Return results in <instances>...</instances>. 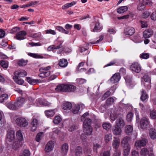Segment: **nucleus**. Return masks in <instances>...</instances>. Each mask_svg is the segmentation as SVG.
<instances>
[{
    "label": "nucleus",
    "mask_w": 156,
    "mask_h": 156,
    "mask_svg": "<svg viewBox=\"0 0 156 156\" xmlns=\"http://www.w3.org/2000/svg\"><path fill=\"white\" fill-rule=\"evenodd\" d=\"M102 126L104 129L108 131L111 128L112 125L109 122H104L102 124Z\"/></svg>",
    "instance_id": "obj_42"
},
{
    "label": "nucleus",
    "mask_w": 156,
    "mask_h": 156,
    "mask_svg": "<svg viewBox=\"0 0 156 156\" xmlns=\"http://www.w3.org/2000/svg\"><path fill=\"white\" fill-rule=\"evenodd\" d=\"M128 9L126 6H121L117 9V12L119 13H122L126 11Z\"/></svg>",
    "instance_id": "obj_40"
},
{
    "label": "nucleus",
    "mask_w": 156,
    "mask_h": 156,
    "mask_svg": "<svg viewBox=\"0 0 156 156\" xmlns=\"http://www.w3.org/2000/svg\"><path fill=\"white\" fill-rule=\"evenodd\" d=\"M31 130L32 131H35L37 127L38 121L35 118H33L31 123Z\"/></svg>",
    "instance_id": "obj_14"
},
{
    "label": "nucleus",
    "mask_w": 156,
    "mask_h": 156,
    "mask_svg": "<svg viewBox=\"0 0 156 156\" xmlns=\"http://www.w3.org/2000/svg\"><path fill=\"white\" fill-rule=\"evenodd\" d=\"M7 107L12 110H15L18 108L15 102H9L7 104Z\"/></svg>",
    "instance_id": "obj_24"
},
{
    "label": "nucleus",
    "mask_w": 156,
    "mask_h": 156,
    "mask_svg": "<svg viewBox=\"0 0 156 156\" xmlns=\"http://www.w3.org/2000/svg\"><path fill=\"white\" fill-rule=\"evenodd\" d=\"M83 128L84 132L86 135L90 136L92 135L93 129L91 127H87V128Z\"/></svg>",
    "instance_id": "obj_31"
},
{
    "label": "nucleus",
    "mask_w": 156,
    "mask_h": 156,
    "mask_svg": "<svg viewBox=\"0 0 156 156\" xmlns=\"http://www.w3.org/2000/svg\"><path fill=\"white\" fill-rule=\"evenodd\" d=\"M68 63V62L66 59L62 58L60 60L58 64L59 66L65 67L67 66Z\"/></svg>",
    "instance_id": "obj_27"
},
{
    "label": "nucleus",
    "mask_w": 156,
    "mask_h": 156,
    "mask_svg": "<svg viewBox=\"0 0 156 156\" xmlns=\"http://www.w3.org/2000/svg\"><path fill=\"white\" fill-rule=\"evenodd\" d=\"M25 99L23 97H19L18 98L16 101L15 102L16 105L18 108L21 107L25 102Z\"/></svg>",
    "instance_id": "obj_16"
},
{
    "label": "nucleus",
    "mask_w": 156,
    "mask_h": 156,
    "mask_svg": "<svg viewBox=\"0 0 156 156\" xmlns=\"http://www.w3.org/2000/svg\"><path fill=\"white\" fill-rule=\"evenodd\" d=\"M0 64L1 66L3 68L6 69L8 67V62L7 61H5L3 60H1Z\"/></svg>",
    "instance_id": "obj_49"
},
{
    "label": "nucleus",
    "mask_w": 156,
    "mask_h": 156,
    "mask_svg": "<svg viewBox=\"0 0 156 156\" xmlns=\"http://www.w3.org/2000/svg\"><path fill=\"white\" fill-rule=\"evenodd\" d=\"M112 139V135L111 134H106L105 137V140L106 143H108Z\"/></svg>",
    "instance_id": "obj_52"
},
{
    "label": "nucleus",
    "mask_w": 156,
    "mask_h": 156,
    "mask_svg": "<svg viewBox=\"0 0 156 156\" xmlns=\"http://www.w3.org/2000/svg\"><path fill=\"white\" fill-rule=\"evenodd\" d=\"M27 33L26 31L22 30L17 32L16 34V38L18 40H22L25 39V36Z\"/></svg>",
    "instance_id": "obj_9"
},
{
    "label": "nucleus",
    "mask_w": 156,
    "mask_h": 156,
    "mask_svg": "<svg viewBox=\"0 0 156 156\" xmlns=\"http://www.w3.org/2000/svg\"><path fill=\"white\" fill-rule=\"evenodd\" d=\"M111 95V92L109 91L106 92L103 95L101 98L102 100L103 101L105 99Z\"/></svg>",
    "instance_id": "obj_55"
},
{
    "label": "nucleus",
    "mask_w": 156,
    "mask_h": 156,
    "mask_svg": "<svg viewBox=\"0 0 156 156\" xmlns=\"http://www.w3.org/2000/svg\"><path fill=\"white\" fill-rule=\"evenodd\" d=\"M91 120L90 118H87L84 121L83 123V128H87V127H91L90 126Z\"/></svg>",
    "instance_id": "obj_29"
},
{
    "label": "nucleus",
    "mask_w": 156,
    "mask_h": 156,
    "mask_svg": "<svg viewBox=\"0 0 156 156\" xmlns=\"http://www.w3.org/2000/svg\"><path fill=\"white\" fill-rule=\"evenodd\" d=\"M27 73L24 70H17L14 72V76L20 77H23L27 75Z\"/></svg>",
    "instance_id": "obj_15"
},
{
    "label": "nucleus",
    "mask_w": 156,
    "mask_h": 156,
    "mask_svg": "<svg viewBox=\"0 0 156 156\" xmlns=\"http://www.w3.org/2000/svg\"><path fill=\"white\" fill-rule=\"evenodd\" d=\"M122 115H120L119 117L116 121V126L119 127L123 128L125 125V122L123 119Z\"/></svg>",
    "instance_id": "obj_8"
},
{
    "label": "nucleus",
    "mask_w": 156,
    "mask_h": 156,
    "mask_svg": "<svg viewBox=\"0 0 156 156\" xmlns=\"http://www.w3.org/2000/svg\"><path fill=\"white\" fill-rule=\"evenodd\" d=\"M8 95L6 94H3L0 96V102L2 103L7 100Z\"/></svg>",
    "instance_id": "obj_43"
},
{
    "label": "nucleus",
    "mask_w": 156,
    "mask_h": 156,
    "mask_svg": "<svg viewBox=\"0 0 156 156\" xmlns=\"http://www.w3.org/2000/svg\"><path fill=\"white\" fill-rule=\"evenodd\" d=\"M37 101L40 105H41L45 106H49L50 105V103L44 100L39 99H38Z\"/></svg>",
    "instance_id": "obj_38"
},
{
    "label": "nucleus",
    "mask_w": 156,
    "mask_h": 156,
    "mask_svg": "<svg viewBox=\"0 0 156 156\" xmlns=\"http://www.w3.org/2000/svg\"><path fill=\"white\" fill-rule=\"evenodd\" d=\"M133 130V127L130 125H126L125 127V132L128 135L131 134Z\"/></svg>",
    "instance_id": "obj_25"
},
{
    "label": "nucleus",
    "mask_w": 156,
    "mask_h": 156,
    "mask_svg": "<svg viewBox=\"0 0 156 156\" xmlns=\"http://www.w3.org/2000/svg\"><path fill=\"white\" fill-rule=\"evenodd\" d=\"M76 4L75 2H73L71 3H67L62 6V9H66Z\"/></svg>",
    "instance_id": "obj_45"
},
{
    "label": "nucleus",
    "mask_w": 156,
    "mask_h": 156,
    "mask_svg": "<svg viewBox=\"0 0 156 156\" xmlns=\"http://www.w3.org/2000/svg\"><path fill=\"white\" fill-rule=\"evenodd\" d=\"M120 144V140L119 137H114L112 141V146L113 147L117 149L119 147Z\"/></svg>",
    "instance_id": "obj_13"
},
{
    "label": "nucleus",
    "mask_w": 156,
    "mask_h": 156,
    "mask_svg": "<svg viewBox=\"0 0 156 156\" xmlns=\"http://www.w3.org/2000/svg\"><path fill=\"white\" fill-rule=\"evenodd\" d=\"M45 113L47 117H50L53 116L55 115V112L54 110H49L45 111Z\"/></svg>",
    "instance_id": "obj_37"
},
{
    "label": "nucleus",
    "mask_w": 156,
    "mask_h": 156,
    "mask_svg": "<svg viewBox=\"0 0 156 156\" xmlns=\"http://www.w3.org/2000/svg\"><path fill=\"white\" fill-rule=\"evenodd\" d=\"M123 147H124V155L125 156H128L130 150V147L129 145H126Z\"/></svg>",
    "instance_id": "obj_30"
},
{
    "label": "nucleus",
    "mask_w": 156,
    "mask_h": 156,
    "mask_svg": "<svg viewBox=\"0 0 156 156\" xmlns=\"http://www.w3.org/2000/svg\"><path fill=\"white\" fill-rule=\"evenodd\" d=\"M140 57L142 59H147L149 58V54L148 53H142L140 55Z\"/></svg>",
    "instance_id": "obj_54"
},
{
    "label": "nucleus",
    "mask_w": 156,
    "mask_h": 156,
    "mask_svg": "<svg viewBox=\"0 0 156 156\" xmlns=\"http://www.w3.org/2000/svg\"><path fill=\"white\" fill-rule=\"evenodd\" d=\"M86 134L84 133H82L80 136L81 139L83 142H86L87 140V137Z\"/></svg>",
    "instance_id": "obj_63"
},
{
    "label": "nucleus",
    "mask_w": 156,
    "mask_h": 156,
    "mask_svg": "<svg viewBox=\"0 0 156 156\" xmlns=\"http://www.w3.org/2000/svg\"><path fill=\"white\" fill-rule=\"evenodd\" d=\"M141 94L140 99L141 101H144L148 98V95L146 94L145 91L144 90H141Z\"/></svg>",
    "instance_id": "obj_35"
},
{
    "label": "nucleus",
    "mask_w": 156,
    "mask_h": 156,
    "mask_svg": "<svg viewBox=\"0 0 156 156\" xmlns=\"http://www.w3.org/2000/svg\"><path fill=\"white\" fill-rule=\"evenodd\" d=\"M149 151L148 150L145 148L142 149L140 152L141 155L144 156H146L149 154Z\"/></svg>",
    "instance_id": "obj_48"
},
{
    "label": "nucleus",
    "mask_w": 156,
    "mask_h": 156,
    "mask_svg": "<svg viewBox=\"0 0 156 156\" xmlns=\"http://www.w3.org/2000/svg\"><path fill=\"white\" fill-rule=\"evenodd\" d=\"M133 114L132 112H130L128 113L126 116V120L128 122H130L132 119L133 118Z\"/></svg>",
    "instance_id": "obj_58"
},
{
    "label": "nucleus",
    "mask_w": 156,
    "mask_h": 156,
    "mask_svg": "<svg viewBox=\"0 0 156 156\" xmlns=\"http://www.w3.org/2000/svg\"><path fill=\"white\" fill-rule=\"evenodd\" d=\"M28 55L35 58H43L44 57L41 54L29 53Z\"/></svg>",
    "instance_id": "obj_26"
},
{
    "label": "nucleus",
    "mask_w": 156,
    "mask_h": 156,
    "mask_svg": "<svg viewBox=\"0 0 156 156\" xmlns=\"http://www.w3.org/2000/svg\"><path fill=\"white\" fill-rule=\"evenodd\" d=\"M72 108V105L69 102H66L64 104L63 108L66 110H70Z\"/></svg>",
    "instance_id": "obj_44"
},
{
    "label": "nucleus",
    "mask_w": 156,
    "mask_h": 156,
    "mask_svg": "<svg viewBox=\"0 0 156 156\" xmlns=\"http://www.w3.org/2000/svg\"><path fill=\"white\" fill-rule=\"evenodd\" d=\"M120 115L121 114H118L116 112H113L110 114V118L111 120L114 121L118 117H120Z\"/></svg>",
    "instance_id": "obj_32"
},
{
    "label": "nucleus",
    "mask_w": 156,
    "mask_h": 156,
    "mask_svg": "<svg viewBox=\"0 0 156 156\" xmlns=\"http://www.w3.org/2000/svg\"><path fill=\"white\" fill-rule=\"evenodd\" d=\"M43 133L42 132H40L38 133L36 135V140L38 142H39L41 140V135Z\"/></svg>",
    "instance_id": "obj_62"
},
{
    "label": "nucleus",
    "mask_w": 156,
    "mask_h": 156,
    "mask_svg": "<svg viewBox=\"0 0 156 156\" xmlns=\"http://www.w3.org/2000/svg\"><path fill=\"white\" fill-rule=\"evenodd\" d=\"M16 136L18 141L13 143L12 144L13 148L15 150L17 149L22 145L21 142L23 140V137L21 132L19 130L16 133Z\"/></svg>",
    "instance_id": "obj_1"
},
{
    "label": "nucleus",
    "mask_w": 156,
    "mask_h": 156,
    "mask_svg": "<svg viewBox=\"0 0 156 156\" xmlns=\"http://www.w3.org/2000/svg\"><path fill=\"white\" fill-rule=\"evenodd\" d=\"M148 142L147 139L144 138L136 141L134 146L136 147H140L145 146Z\"/></svg>",
    "instance_id": "obj_6"
},
{
    "label": "nucleus",
    "mask_w": 156,
    "mask_h": 156,
    "mask_svg": "<svg viewBox=\"0 0 156 156\" xmlns=\"http://www.w3.org/2000/svg\"><path fill=\"white\" fill-rule=\"evenodd\" d=\"M100 23L99 22H97L96 23L92 31L93 32H96L98 30L100 29Z\"/></svg>",
    "instance_id": "obj_53"
},
{
    "label": "nucleus",
    "mask_w": 156,
    "mask_h": 156,
    "mask_svg": "<svg viewBox=\"0 0 156 156\" xmlns=\"http://www.w3.org/2000/svg\"><path fill=\"white\" fill-rule=\"evenodd\" d=\"M140 3L145 6L146 5L151 6L153 4L152 2L149 0H139Z\"/></svg>",
    "instance_id": "obj_34"
},
{
    "label": "nucleus",
    "mask_w": 156,
    "mask_h": 156,
    "mask_svg": "<svg viewBox=\"0 0 156 156\" xmlns=\"http://www.w3.org/2000/svg\"><path fill=\"white\" fill-rule=\"evenodd\" d=\"M13 79L17 84L19 85H22L24 82L23 79L14 76H13Z\"/></svg>",
    "instance_id": "obj_36"
},
{
    "label": "nucleus",
    "mask_w": 156,
    "mask_h": 156,
    "mask_svg": "<svg viewBox=\"0 0 156 156\" xmlns=\"http://www.w3.org/2000/svg\"><path fill=\"white\" fill-rule=\"evenodd\" d=\"M82 148L81 147L78 146L75 150V155L76 156H80L82 154Z\"/></svg>",
    "instance_id": "obj_33"
},
{
    "label": "nucleus",
    "mask_w": 156,
    "mask_h": 156,
    "mask_svg": "<svg viewBox=\"0 0 156 156\" xmlns=\"http://www.w3.org/2000/svg\"><path fill=\"white\" fill-rule=\"evenodd\" d=\"M131 70L136 73H139L141 70V68L140 65L137 62H134L130 66Z\"/></svg>",
    "instance_id": "obj_7"
},
{
    "label": "nucleus",
    "mask_w": 156,
    "mask_h": 156,
    "mask_svg": "<svg viewBox=\"0 0 156 156\" xmlns=\"http://www.w3.org/2000/svg\"><path fill=\"white\" fill-rule=\"evenodd\" d=\"M26 80L31 85L36 84L39 83V81L38 80L33 79L29 77H26Z\"/></svg>",
    "instance_id": "obj_22"
},
{
    "label": "nucleus",
    "mask_w": 156,
    "mask_h": 156,
    "mask_svg": "<svg viewBox=\"0 0 156 156\" xmlns=\"http://www.w3.org/2000/svg\"><path fill=\"white\" fill-rule=\"evenodd\" d=\"M80 106L82 107V106H84L83 105L77 104L73 108L72 110V112L73 114H77L78 113L79 111L80 108Z\"/></svg>",
    "instance_id": "obj_39"
},
{
    "label": "nucleus",
    "mask_w": 156,
    "mask_h": 156,
    "mask_svg": "<svg viewBox=\"0 0 156 156\" xmlns=\"http://www.w3.org/2000/svg\"><path fill=\"white\" fill-rule=\"evenodd\" d=\"M114 102V99L112 98H109L107 100L106 103L108 105H110L113 104Z\"/></svg>",
    "instance_id": "obj_57"
},
{
    "label": "nucleus",
    "mask_w": 156,
    "mask_h": 156,
    "mask_svg": "<svg viewBox=\"0 0 156 156\" xmlns=\"http://www.w3.org/2000/svg\"><path fill=\"white\" fill-rule=\"evenodd\" d=\"M18 63L20 66H24L27 64V61L22 59L19 60L18 62Z\"/></svg>",
    "instance_id": "obj_56"
},
{
    "label": "nucleus",
    "mask_w": 156,
    "mask_h": 156,
    "mask_svg": "<svg viewBox=\"0 0 156 156\" xmlns=\"http://www.w3.org/2000/svg\"><path fill=\"white\" fill-rule=\"evenodd\" d=\"M51 68V67L50 66L40 68L39 71L41 73L39 75V76L44 78L49 76L51 73V72L49 70Z\"/></svg>",
    "instance_id": "obj_2"
},
{
    "label": "nucleus",
    "mask_w": 156,
    "mask_h": 156,
    "mask_svg": "<svg viewBox=\"0 0 156 156\" xmlns=\"http://www.w3.org/2000/svg\"><path fill=\"white\" fill-rule=\"evenodd\" d=\"M150 115L151 119H155L156 118V111L154 109H150Z\"/></svg>",
    "instance_id": "obj_46"
},
{
    "label": "nucleus",
    "mask_w": 156,
    "mask_h": 156,
    "mask_svg": "<svg viewBox=\"0 0 156 156\" xmlns=\"http://www.w3.org/2000/svg\"><path fill=\"white\" fill-rule=\"evenodd\" d=\"M61 120L62 119L59 116H57L55 117L53 120V122L55 124H58L61 122Z\"/></svg>",
    "instance_id": "obj_50"
},
{
    "label": "nucleus",
    "mask_w": 156,
    "mask_h": 156,
    "mask_svg": "<svg viewBox=\"0 0 156 156\" xmlns=\"http://www.w3.org/2000/svg\"><path fill=\"white\" fill-rule=\"evenodd\" d=\"M15 138V132L13 130L8 131L7 134V140L9 142H12Z\"/></svg>",
    "instance_id": "obj_10"
},
{
    "label": "nucleus",
    "mask_w": 156,
    "mask_h": 156,
    "mask_svg": "<svg viewBox=\"0 0 156 156\" xmlns=\"http://www.w3.org/2000/svg\"><path fill=\"white\" fill-rule=\"evenodd\" d=\"M145 83H144L145 87L147 90H149L151 87V78L146 74L143 76Z\"/></svg>",
    "instance_id": "obj_4"
},
{
    "label": "nucleus",
    "mask_w": 156,
    "mask_h": 156,
    "mask_svg": "<svg viewBox=\"0 0 156 156\" xmlns=\"http://www.w3.org/2000/svg\"><path fill=\"white\" fill-rule=\"evenodd\" d=\"M15 122L18 126L21 127H25L28 125V121L26 119L23 118L16 119Z\"/></svg>",
    "instance_id": "obj_3"
},
{
    "label": "nucleus",
    "mask_w": 156,
    "mask_h": 156,
    "mask_svg": "<svg viewBox=\"0 0 156 156\" xmlns=\"http://www.w3.org/2000/svg\"><path fill=\"white\" fill-rule=\"evenodd\" d=\"M116 63V60H114L108 63V64L106 65L104 67H105L108 66H111L114 65Z\"/></svg>",
    "instance_id": "obj_59"
},
{
    "label": "nucleus",
    "mask_w": 156,
    "mask_h": 156,
    "mask_svg": "<svg viewBox=\"0 0 156 156\" xmlns=\"http://www.w3.org/2000/svg\"><path fill=\"white\" fill-rule=\"evenodd\" d=\"M54 142L53 141H49L47 144L45 149V151L46 152H49L53 150L54 146Z\"/></svg>",
    "instance_id": "obj_12"
},
{
    "label": "nucleus",
    "mask_w": 156,
    "mask_h": 156,
    "mask_svg": "<svg viewBox=\"0 0 156 156\" xmlns=\"http://www.w3.org/2000/svg\"><path fill=\"white\" fill-rule=\"evenodd\" d=\"M53 132L57 134L59 137H62V135L64 136L66 135V133L61 132L60 130L58 129H55V130L53 131Z\"/></svg>",
    "instance_id": "obj_47"
},
{
    "label": "nucleus",
    "mask_w": 156,
    "mask_h": 156,
    "mask_svg": "<svg viewBox=\"0 0 156 156\" xmlns=\"http://www.w3.org/2000/svg\"><path fill=\"white\" fill-rule=\"evenodd\" d=\"M149 135L151 138L153 140L156 138V130L153 128L151 129L149 131Z\"/></svg>",
    "instance_id": "obj_28"
},
{
    "label": "nucleus",
    "mask_w": 156,
    "mask_h": 156,
    "mask_svg": "<svg viewBox=\"0 0 156 156\" xmlns=\"http://www.w3.org/2000/svg\"><path fill=\"white\" fill-rule=\"evenodd\" d=\"M65 92H72L75 90V86L70 84H65Z\"/></svg>",
    "instance_id": "obj_17"
},
{
    "label": "nucleus",
    "mask_w": 156,
    "mask_h": 156,
    "mask_svg": "<svg viewBox=\"0 0 156 156\" xmlns=\"http://www.w3.org/2000/svg\"><path fill=\"white\" fill-rule=\"evenodd\" d=\"M65 84H62L58 86L55 88L56 91L58 92H65Z\"/></svg>",
    "instance_id": "obj_41"
},
{
    "label": "nucleus",
    "mask_w": 156,
    "mask_h": 156,
    "mask_svg": "<svg viewBox=\"0 0 156 156\" xmlns=\"http://www.w3.org/2000/svg\"><path fill=\"white\" fill-rule=\"evenodd\" d=\"M133 41L136 43H140L141 41V37L139 35H136L134 36Z\"/></svg>",
    "instance_id": "obj_51"
},
{
    "label": "nucleus",
    "mask_w": 156,
    "mask_h": 156,
    "mask_svg": "<svg viewBox=\"0 0 156 156\" xmlns=\"http://www.w3.org/2000/svg\"><path fill=\"white\" fill-rule=\"evenodd\" d=\"M69 146L67 144L65 143L62 146V152L65 156L66 155L68 151Z\"/></svg>",
    "instance_id": "obj_21"
},
{
    "label": "nucleus",
    "mask_w": 156,
    "mask_h": 156,
    "mask_svg": "<svg viewBox=\"0 0 156 156\" xmlns=\"http://www.w3.org/2000/svg\"><path fill=\"white\" fill-rule=\"evenodd\" d=\"M100 39L97 40V41L94 42H91L90 43L92 44H95L96 43H99L104 38V36L102 35H101L99 37Z\"/></svg>",
    "instance_id": "obj_64"
},
{
    "label": "nucleus",
    "mask_w": 156,
    "mask_h": 156,
    "mask_svg": "<svg viewBox=\"0 0 156 156\" xmlns=\"http://www.w3.org/2000/svg\"><path fill=\"white\" fill-rule=\"evenodd\" d=\"M149 119L146 117H143L140 122V127L142 129H145L149 126Z\"/></svg>",
    "instance_id": "obj_5"
},
{
    "label": "nucleus",
    "mask_w": 156,
    "mask_h": 156,
    "mask_svg": "<svg viewBox=\"0 0 156 156\" xmlns=\"http://www.w3.org/2000/svg\"><path fill=\"white\" fill-rule=\"evenodd\" d=\"M101 147V145L98 144H96L94 145L93 150L94 151H96L97 153H98V149Z\"/></svg>",
    "instance_id": "obj_61"
},
{
    "label": "nucleus",
    "mask_w": 156,
    "mask_h": 156,
    "mask_svg": "<svg viewBox=\"0 0 156 156\" xmlns=\"http://www.w3.org/2000/svg\"><path fill=\"white\" fill-rule=\"evenodd\" d=\"M120 78V74L116 73L111 78L110 81L112 83H115L118 82Z\"/></svg>",
    "instance_id": "obj_11"
},
{
    "label": "nucleus",
    "mask_w": 156,
    "mask_h": 156,
    "mask_svg": "<svg viewBox=\"0 0 156 156\" xmlns=\"http://www.w3.org/2000/svg\"><path fill=\"white\" fill-rule=\"evenodd\" d=\"M112 132L114 135L119 136L122 133V130L121 128L115 126L112 129Z\"/></svg>",
    "instance_id": "obj_20"
},
{
    "label": "nucleus",
    "mask_w": 156,
    "mask_h": 156,
    "mask_svg": "<svg viewBox=\"0 0 156 156\" xmlns=\"http://www.w3.org/2000/svg\"><path fill=\"white\" fill-rule=\"evenodd\" d=\"M130 138L128 136L124 137L121 141V145L123 146L129 145L128 144V142L130 141Z\"/></svg>",
    "instance_id": "obj_23"
},
{
    "label": "nucleus",
    "mask_w": 156,
    "mask_h": 156,
    "mask_svg": "<svg viewBox=\"0 0 156 156\" xmlns=\"http://www.w3.org/2000/svg\"><path fill=\"white\" fill-rule=\"evenodd\" d=\"M135 32V30L133 27H129L125 30L124 33L126 35L131 36Z\"/></svg>",
    "instance_id": "obj_19"
},
{
    "label": "nucleus",
    "mask_w": 156,
    "mask_h": 156,
    "mask_svg": "<svg viewBox=\"0 0 156 156\" xmlns=\"http://www.w3.org/2000/svg\"><path fill=\"white\" fill-rule=\"evenodd\" d=\"M23 154L24 156H30V152L28 149H25L23 151Z\"/></svg>",
    "instance_id": "obj_60"
},
{
    "label": "nucleus",
    "mask_w": 156,
    "mask_h": 156,
    "mask_svg": "<svg viewBox=\"0 0 156 156\" xmlns=\"http://www.w3.org/2000/svg\"><path fill=\"white\" fill-rule=\"evenodd\" d=\"M153 34V31L151 29L146 30L143 33V37L144 38H147L150 37Z\"/></svg>",
    "instance_id": "obj_18"
}]
</instances>
